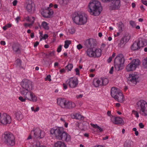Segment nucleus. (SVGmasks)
Segmentation results:
<instances>
[{
    "label": "nucleus",
    "instance_id": "1",
    "mask_svg": "<svg viewBox=\"0 0 147 147\" xmlns=\"http://www.w3.org/2000/svg\"><path fill=\"white\" fill-rule=\"evenodd\" d=\"M45 135V133L41 131L39 128H34L31 131V134L28 137L26 140V144L28 147H46L42 146H40V142L37 141H34V140L31 143L29 142L30 140L32 139V136L35 138L40 139L44 138Z\"/></svg>",
    "mask_w": 147,
    "mask_h": 147
},
{
    "label": "nucleus",
    "instance_id": "2",
    "mask_svg": "<svg viewBox=\"0 0 147 147\" xmlns=\"http://www.w3.org/2000/svg\"><path fill=\"white\" fill-rule=\"evenodd\" d=\"M50 133L51 134L55 136L56 138L59 140L67 142L71 141L70 136L65 132L63 128L54 127L51 129Z\"/></svg>",
    "mask_w": 147,
    "mask_h": 147
},
{
    "label": "nucleus",
    "instance_id": "3",
    "mask_svg": "<svg viewBox=\"0 0 147 147\" xmlns=\"http://www.w3.org/2000/svg\"><path fill=\"white\" fill-rule=\"evenodd\" d=\"M88 7L90 13L94 16H98L102 10V7L100 2L97 1H91Z\"/></svg>",
    "mask_w": 147,
    "mask_h": 147
},
{
    "label": "nucleus",
    "instance_id": "4",
    "mask_svg": "<svg viewBox=\"0 0 147 147\" xmlns=\"http://www.w3.org/2000/svg\"><path fill=\"white\" fill-rule=\"evenodd\" d=\"M74 22L76 25L82 26L85 24L87 21V16L84 13H77L72 18Z\"/></svg>",
    "mask_w": 147,
    "mask_h": 147
},
{
    "label": "nucleus",
    "instance_id": "5",
    "mask_svg": "<svg viewBox=\"0 0 147 147\" xmlns=\"http://www.w3.org/2000/svg\"><path fill=\"white\" fill-rule=\"evenodd\" d=\"M4 143L7 145L12 146L15 144V140L14 136L11 133L6 131L2 135Z\"/></svg>",
    "mask_w": 147,
    "mask_h": 147
},
{
    "label": "nucleus",
    "instance_id": "6",
    "mask_svg": "<svg viewBox=\"0 0 147 147\" xmlns=\"http://www.w3.org/2000/svg\"><path fill=\"white\" fill-rule=\"evenodd\" d=\"M136 107L139 110L140 114L145 116L147 115V102L145 101L140 100L136 103Z\"/></svg>",
    "mask_w": 147,
    "mask_h": 147
},
{
    "label": "nucleus",
    "instance_id": "7",
    "mask_svg": "<svg viewBox=\"0 0 147 147\" xmlns=\"http://www.w3.org/2000/svg\"><path fill=\"white\" fill-rule=\"evenodd\" d=\"M21 84L22 88L20 89V92L22 95L32 90V84L30 81L28 80H24Z\"/></svg>",
    "mask_w": 147,
    "mask_h": 147
},
{
    "label": "nucleus",
    "instance_id": "8",
    "mask_svg": "<svg viewBox=\"0 0 147 147\" xmlns=\"http://www.w3.org/2000/svg\"><path fill=\"white\" fill-rule=\"evenodd\" d=\"M101 50L98 48H96L94 50L93 48L88 49L85 52L87 56L90 57L96 58L99 57L101 55Z\"/></svg>",
    "mask_w": 147,
    "mask_h": 147
},
{
    "label": "nucleus",
    "instance_id": "9",
    "mask_svg": "<svg viewBox=\"0 0 147 147\" xmlns=\"http://www.w3.org/2000/svg\"><path fill=\"white\" fill-rule=\"evenodd\" d=\"M125 62V59L123 54H119L115 57L114 60V64L116 67H117L119 69H121L123 66Z\"/></svg>",
    "mask_w": 147,
    "mask_h": 147
},
{
    "label": "nucleus",
    "instance_id": "10",
    "mask_svg": "<svg viewBox=\"0 0 147 147\" xmlns=\"http://www.w3.org/2000/svg\"><path fill=\"white\" fill-rule=\"evenodd\" d=\"M140 61L138 59H133L126 67L127 71L129 72L133 71L139 65Z\"/></svg>",
    "mask_w": 147,
    "mask_h": 147
},
{
    "label": "nucleus",
    "instance_id": "11",
    "mask_svg": "<svg viewBox=\"0 0 147 147\" xmlns=\"http://www.w3.org/2000/svg\"><path fill=\"white\" fill-rule=\"evenodd\" d=\"M22 95L27 98V99L30 101H32L34 102H36L37 100V98L35 94L31 91L26 93Z\"/></svg>",
    "mask_w": 147,
    "mask_h": 147
},
{
    "label": "nucleus",
    "instance_id": "12",
    "mask_svg": "<svg viewBox=\"0 0 147 147\" xmlns=\"http://www.w3.org/2000/svg\"><path fill=\"white\" fill-rule=\"evenodd\" d=\"M139 78V76L136 72L130 74L128 78V82L130 83L131 82L133 85H135L138 81Z\"/></svg>",
    "mask_w": 147,
    "mask_h": 147
},
{
    "label": "nucleus",
    "instance_id": "13",
    "mask_svg": "<svg viewBox=\"0 0 147 147\" xmlns=\"http://www.w3.org/2000/svg\"><path fill=\"white\" fill-rule=\"evenodd\" d=\"M66 84L71 88L76 87L78 84V81L76 78H71L67 80L66 82Z\"/></svg>",
    "mask_w": 147,
    "mask_h": 147
},
{
    "label": "nucleus",
    "instance_id": "14",
    "mask_svg": "<svg viewBox=\"0 0 147 147\" xmlns=\"http://www.w3.org/2000/svg\"><path fill=\"white\" fill-rule=\"evenodd\" d=\"M96 45V42L95 40L92 38L86 40L84 43L85 47L87 49L93 48Z\"/></svg>",
    "mask_w": 147,
    "mask_h": 147
},
{
    "label": "nucleus",
    "instance_id": "15",
    "mask_svg": "<svg viewBox=\"0 0 147 147\" xmlns=\"http://www.w3.org/2000/svg\"><path fill=\"white\" fill-rule=\"evenodd\" d=\"M110 120L113 123L116 125L121 124L124 123V121L122 119L118 116H111Z\"/></svg>",
    "mask_w": 147,
    "mask_h": 147
},
{
    "label": "nucleus",
    "instance_id": "16",
    "mask_svg": "<svg viewBox=\"0 0 147 147\" xmlns=\"http://www.w3.org/2000/svg\"><path fill=\"white\" fill-rule=\"evenodd\" d=\"M11 122V119L10 115L6 113H3V119L2 121L1 124L6 125L10 124Z\"/></svg>",
    "mask_w": 147,
    "mask_h": 147
},
{
    "label": "nucleus",
    "instance_id": "17",
    "mask_svg": "<svg viewBox=\"0 0 147 147\" xmlns=\"http://www.w3.org/2000/svg\"><path fill=\"white\" fill-rule=\"evenodd\" d=\"M121 5L120 0H115L112 2L110 5V7L111 9H117L119 8Z\"/></svg>",
    "mask_w": 147,
    "mask_h": 147
},
{
    "label": "nucleus",
    "instance_id": "18",
    "mask_svg": "<svg viewBox=\"0 0 147 147\" xmlns=\"http://www.w3.org/2000/svg\"><path fill=\"white\" fill-rule=\"evenodd\" d=\"M67 101L65 98H59L57 99V105L63 109H65Z\"/></svg>",
    "mask_w": 147,
    "mask_h": 147
},
{
    "label": "nucleus",
    "instance_id": "19",
    "mask_svg": "<svg viewBox=\"0 0 147 147\" xmlns=\"http://www.w3.org/2000/svg\"><path fill=\"white\" fill-rule=\"evenodd\" d=\"M41 13L43 17L48 18L53 14V11L52 10H50L49 8H48L47 9H44Z\"/></svg>",
    "mask_w": 147,
    "mask_h": 147
},
{
    "label": "nucleus",
    "instance_id": "20",
    "mask_svg": "<svg viewBox=\"0 0 147 147\" xmlns=\"http://www.w3.org/2000/svg\"><path fill=\"white\" fill-rule=\"evenodd\" d=\"M13 52L16 54H20L21 52V48L20 46L18 44L14 45L12 47Z\"/></svg>",
    "mask_w": 147,
    "mask_h": 147
},
{
    "label": "nucleus",
    "instance_id": "21",
    "mask_svg": "<svg viewBox=\"0 0 147 147\" xmlns=\"http://www.w3.org/2000/svg\"><path fill=\"white\" fill-rule=\"evenodd\" d=\"M137 42L140 48L147 45V40L144 38H139L138 39Z\"/></svg>",
    "mask_w": 147,
    "mask_h": 147
},
{
    "label": "nucleus",
    "instance_id": "22",
    "mask_svg": "<svg viewBox=\"0 0 147 147\" xmlns=\"http://www.w3.org/2000/svg\"><path fill=\"white\" fill-rule=\"evenodd\" d=\"M118 102H122L124 100L122 93L120 92L118 93L117 97L114 98Z\"/></svg>",
    "mask_w": 147,
    "mask_h": 147
},
{
    "label": "nucleus",
    "instance_id": "23",
    "mask_svg": "<svg viewBox=\"0 0 147 147\" xmlns=\"http://www.w3.org/2000/svg\"><path fill=\"white\" fill-rule=\"evenodd\" d=\"M93 84L94 86L96 88L98 87L99 86H102L101 79H94L93 82Z\"/></svg>",
    "mask_w": 147,
    "mask_h": 147
},
{
    "label": "nucleus",
    "instance_id": "24",
    "mask_svg": "<svg viewBox=\"0 0 147 147\" xmlns=\"http://www.w3.org/2000/svg\"><path fill=\"white\" fill-rule=\"evenodd\" d=\"M111 92L112 97L114 98L117 96L119 92H118V90L115 87L111 88Z\"/></svg>",
    "mask_w": 147,
    "mask_h": 147
},
{
    "label": "nucleus",
    "instance_id": "25",
    "mask_svg": "<svg viewBox=\"0 0 147 147\" xmlns=\"http://www.w3.org/2000/svg\"><path fill=\"white\" fill-rule=\"evenodd\" d=\"M34 5L32 1H29L27 4L26 8L29 12H30L34 9Z\"/></svg>",
    "mask_w": 147,
    "mask_h": 147
},
{
    "label": "nucleus",
    "instance_id": "26",
    "mask_svg": "<svg viewBox=\"0 0 147 147\" xmlns=\"http://www.w3.org/2000/svg\"><path fill=\"white\" fill-rule=\"evenodd\" d=\"M72 118L76 119L82 120L84 118L83 116H82L81 114L79 113L71 114V115Z\"/></svg>",
    "mask_w": 147,
    "mask_h": 147
},
{
    "label": "nucleus",
    "instance_id": "27",
    "mask_svg": "<svg viewBox=\"0 0 147 147\" xmlns=\"http://www.w3.org/2000/svg\"><path fill=\"white\" fill-rule=\"evenodd\" d=\"M131 49L133 51L138 50L140 48L138 43L137 41H135L131 45Z\"/></svg>",
    "mask_w": 147,
    "mask_h": 147
},
{
    "label": "nucleus",
    "instance_id": "28",
    "mask_svg": "<svg viewBox=\"0 0 147 147\" xmlns=\"http://www.w3.org/2000/svg\"><path fill=\"white\" fill-rule=\"evenodd\" d=\"M76 107L75 104L71 101H67L65 109H71Z\"/></svg>",
    "mask_w": 147,
    "mask_h": 147
},
{
    "label": "nucleus",
    "instance_id": "29",
    "mask_svg": "<svg viewBox=\"0 0 147 147\" xmlns=\"http://www.w3.org/2000/svg\"><path fill=\"white\" fill-rule=\"evenodd\" d=\"M54 147H67L65 144L61 141H58L54 144Z\"/></svg>",
    "mask_w": 147,
    "mask_h": 147
},
{
    "label": "nucleus",
    "instance_id": "30",
    "mask_svg": "<svg viewBox=\"0 0 147 147\" xmlns=\"http://www.w3.org/2000/svg\"><path fill=\"white\" fill-rule=\"evenodd\" d=\"M131 38V36L128 33H126L124 36L121 38L124 40L126 42H128Z\"/></svg>",
    "mask_w": 147,
    "mask_h": 147
},
{
    "label": "nucleus",
    "instance_id": "31",
    "mask_svg": "<svg viewBox=\"0 0 147 147\" xmlns=\"http://www.w3.org/2000/svg\"><path fill=\"white\" fill-rule=\"evenodd\" d=\"M15 115L16 119L19 121L21 120L23 118V116L20 112L18 111L16 113Z\"/></svg>",
    "mask_w": 147,
    "mask_h": 147
},
{
    "label": "nucleus",
    "instance_id": "32",
    "mask_svg": "<svg viewBox=\"0 0 147 147\" xmlns=\"http://www.w3.org/2000/svg\"><path fill=\"white\" fill-rule=\"evenodd\" d=\"M25 20L28 22H30L31 23L33 24L35 21V18L32 16H27L25 18Z\"/></svg>",
    "mask_w": 147,
    "mask_h": 147
},
{
    "label": "nucleus",
    "instance_id": "33",
    "mask_svg": "<svg viewBox=\"0 0 147 147\" xmlns=\"http://www.w3.org/2000/svg\"><path fill=\"white\" fill-rule=\"evenodd\" d=\"M41 26L43 28L46 30H48L49 28V24L45 21L42 22Z\"/></svg>",
    "mask_w": 147,
    "mask_h": 147
},
{
    "label": "nucleus",
    "instance_id": "34",
    "mask_svg": "<svg viewBox=\"0 0 147 147\" xmlns=\"http://www.w3.org/2000/svg\"><path fill=\"white\" fill-rule=\"evenodd\" d=\"M126 43L121 38L118 44V46L121 48L123 47L124 46Z\"/></svg>",
    "mask_w": 147,
    "mask_h": 147
},
{
    "label": "nucleus",
    "instance_id": "35",
    "mask_svg": "<svg viewBox=\"0 0 147 147\" xmlns=\"http://www.w3.org/2000/svg\"><path fill=\"white\" fill-rule=\"evenodd\" d=\"M15 64L17 67L23 68L21 66V61L19 59H17L15 62Z\"/></svg>",
    "mask_w": 147,
    "mask_h": 147
},
{
    "label": "nucleus",
    "instance_id": "36",
    "mask_svg": "<svg viewBox=\"0 0 147 147\" xmlns=\"http://www.w3.org/2000/svg\"><path fill=\"white\" fill-rule=\"evenodd\" d=\"M102 85H106L109 82L108 79L106 78H101Z\"/></svg>",
    "mask_w": 147,
    "mask_h": 147
},
{
    "label": "nucleus",
    "instance_id": "37",
    "mask_svg": "<svg viewBox=\"0 0 147 147\" xmlns=\"http://www.w3.org/2000/svg\"><path fill=\"white\" fill-rule=\"evenodd\" d=\"M90 125L91 126L97 129L100 132H101L102 131V129L99 126H98L97 125L94 124L92 123H91Z\"/></svg>",
    "mask_w": 147,
    "mask_h": 147
},
{
    "label": "nucleus",
    "instance_id": "38",
    "mask_svg": "<svg viewBox=\"0 0 147 147\" xmlns=\"http://www.w3.org/2000/svg\"><path fill=\"white\" fill-rule=\"evenodd\" d=\"M64 47L65 49H67L69 45L71 44V42L70 40H67L65 42Z\"/></svg>",
    "mask_w": 147,
    "mask_h": 147
},
{
    "label": "nucleus",
    "instance_id": "39",
    "mask_svg": "<svg viewBox=\"0 0 147 147\" xmlns=\"http://www.w3.org/2000/svg\"><path fill=\"white\" fill-rule=\"evenodd\" d=\"M55 52L54 51H49L47 55L49 57H54L55 55Z\"/></svg>",
    "mask_w": 147,
    "mask_h": 147
},
{
    "label": "nucleus",
    "instance_id": "40",
    "mask_svg": "<svg viewBox=\"0 0 147 147\" xmlns=\"http://www.w3.org/2000/svg\"><path fill=\"white\" fill-rule=\"evenodd\" d=\"M59 3L63 5H66L68 3V1L67 0H59Z\"/></svg>",
    "mask_w": 147,
    "mask_h": 147
},
{
    "label": "nucleus",
    "instance_id": "41",
    "mask_svg": "<svg viewBox=\"0 0 147 147\" xmlns=\"http://www.w3.org/2000/svg\"><path fill=\"white\" fill-rule=\"evenodd\" d=\"M67 117L66 115L61 116L60 118V120L63 123L65 122V119H67Z\"/></svg>",
    "mask_w": 147,
    "mask_h": 147
},
{
    "label": "nucleus",
    "instance_id": "42",
    "mask_svg": "<svg viewBox=\"0 0 147 147\" xmlns=\"http://www.w3.org/2000/svg\"><path fill=\"white\" fill-rule=\"evenodd\" d=\"M143 65L145 68H147V57L143 61Z\"/></svg>",
    "mask_w": 147,
    "mask_h": 147
},
{
    "label": "nucleus",
    "instance_id": "43",
    "mask_svg": "<svg viewBox=\"0 0 147 147\" xmlns=\"http://www.w3.org/2000/svg\"><path fill=\"white\" fill-rule=\"evenodd\" d=\"M73 66L72 64H69L66 67L69 71H70L73 68Z\"/></svg>",
    "mask_w": 147,
    "mask_h": 147
},
{
    "label": "nucleus",
    "instance_id": "44",
    "mask_svg": "<svg viewBox=\"0 0 147 147\" xmlns=\"http://www.w3.org/2000/svg\"><path fill=\"white\" fill-rule=\"evenodd\" d=\"M33 24L32 23L28 24L27 23H25L24 24V25L26 28H27L28 27L30 28L32 26Z\"/></svg>",
    "mask_w": 147,
    "mask_h": 147
},
{
    "label": "nucleus",
    "instance_id": "45",
    "mask_svg": "<svg viewBox=\"0 0 147 147\" xmlns=\"http://www.w3.org/2000/svg\"><path fill=\"white\" fill-rule=\"evenodd\" d=\"M132 114L134 115L137 118L139 117L138 112L135 110H133L132 111Z\"/></svg>",
    "mask_w": 147,
    "mask_h": 147
},
{
    "label": "nucleus",
    "instance_id": "46",
    "mask_svg": "<svg viewBox=\"0 0 147 147\" xmlns=\"http://www.w3.org/2000/svg\"><path fill=\"white\" fill-rule=\"evenodd\" d=\"M130 25L131 26L132 28H135L136 26L135 22L133 21H131L129 22Z\"/></svg>",
    "mask_w": 147,
    "mask_h": 147
},
{
    "label": "nucleus",
    "instance_id": "47",
    "mask_svg": "<svg viewBox=\"0 0 147 147\" xmlns=\"http://www.w3.org/2000/svg\"><path fill=\"white\" fill-rule=\"evenodd\" d=\"M123 26V23L121 22H119L118 24V27L119 30H122V27Z\"/></svg>",
    "mask_w": 147,
    "mask_h": 147
},
{
    "label": "nucleus",
    "instance_id": "48",
    "mask_svg": "<svg viewBox=\"0 0 147 147\" xmlns=\"http://www.w3.org/2000/svg\"><path fill=\"white\" fill-rule=\"evenodd\" d=\"M19 99L20 100L21 102H25L26 100L27 99V98H26L25 97L24 98L22 96H20L19 98Z\"/></svg>",
    "mask_w": 147,
    "mask_h": 147
},
{
    "label": "nucleus",
    "instance_id": "49",
    "mask_svg": "<svg viewBox=\"0 0 147 147\" xmlns=\"http://www.w3.org/2000/svg\"><path fill=\"white\" fill-rule=\"evenodd\" d=\"M48 37V35L47 34H45L44 36L42 37V38H40V40H42V39L45 40Z\"/></svg>",
    "mask_w": 147,
    "mask_h": 147
},
{
    "label": "nucleus",
    "instance_id": "50",
    "mask_svg": "<svg viewBox=\"0 0 147 147\" xmlns=\"http://www.w3.org/2000/svg\"><path fill=\"white\" fill-rule=\"evenodd\" d=\"M75 31V29L73 28H71L69 30V32L71 34L74 33Z\"/></svg>",
    "mask_w": 147,
    "mask_h": 147
},
{
    "label": "nucleus",
    "instance_id": "51",
    "mask_svg": "<svg viewBox=\"0 0 147 147\" xmlns=\"http://www.w3.org/2000/svg\"><path fill=\"white\" fill-rule=\"evenodd\" d=\"M51 76L50 75H47L45 78V80H48L49 81L51 82Z\"/></svg>",
    "mask_w": 147,
    "mask_h": 147
},
{
    "label": "nucleus",
    "instance_id": "52",
    "mask_svg": "<svg viewBox=\"0 0 147 147\" xmlns=\"http://www.w3.org/2000/svg\"><path fill=\"white\" fill-rule=\"evenodd\" d=\"M62 49V46L61 45L59 46L58 47L57 49V51L58 53H59L61 52Z\"/></svg>",
    "mask_w": 147,
    "mask_h": 147
},
{
    "label": "nucleus",
    "instance_id": "53",
    "mask_svg": "<svg viewBox=\"0 0 147 147\" xmlns=\"http://www.w3.org/2000/svg\"><path fill=\"white\" fill-rule=\"evenodd\" d=\"M3 113H0V123L1 124L2 121L3 119Z\"/></svg>",
    "mask_w": 147,
    "mask_h": 147
},
{
    "label": "nucleus",
    "instance_id": "54",
    "mask_svg": "<svg viewBox=\"0 0 147 147\" xmlns=\"http://www.w3.org/2000/svg\"><path fill=\"white\" fill-rule=\"evenodd\" d=\"M77 47L78 50H80L83 48V46L80 44L78 45Z\"/></svg>",
    "mask_w": 147,
    "mask_h": 147
},
{
    "label": "nucleus",
    "instance_id": "55",
    "mask_svg": "<svg viewBox=\"0 0 147 147\" xmlns=\"http://www.w3.org/2000/svg\"><path fill=\"white\" fill-rule=\"evenodd\" d=\"M75 71L76 72V74L78 75H79L80 73H79V69L78 68H76L75 69Z\"/></svg>",
    "mask_w": 147,
    "mask_h": 147
},
{
    "label": "nucleus",
    "instance_id": "56",
    "mask_svg": "<svg viewBox=\"0 0 147 147\" xmlns=\"http://www.w3.org/2000/svg\"><path fill=\"white\" fill-rule=\"evenodd\" d=\"M139 126L140 128H143L144 127V125L142 123H140L139 124Z\"/></svg>",
    "mask_w": 147,
    "mask_h": 147
},
{
    "label": "nucleus",
    "instance_id": "57",
    "mask_svg": "<svg viewBox=\"0 0 147 147\" xmlns=\"http://www.w3.org/2000/svg\"><path fill=\"white\" fill-rule=\"evenodd\" d=\"M67 85L66 84V83L65 84L63 83V86L64 89L65 90L67 88Z\"/></svg>",
    "mask_w": 147,
    "mask_h": 147
},
{
    "label": "nucleus",
    "instance_id": "58",
    "mask_svg": "<svg viewBox=\"0 0 147 147\" xmlns=\"http://www.w3.org/2000/svg\"><path fill=\"white\" fill-rule=\"evenodd\" d=\"M20 19V17L19 16H18L15 19L16 21V22L17 23H18L19 22V21Z\"/></svg>",
    "mask_w": 147,
    "mask_h": 147
},
{
    "label": "nucleus",
    "instance_id": "59",
    "mask_svg": "<svg viewBox=\"0 0 147 147\" xmlns=\"http://www.w3.org/2000/svg\"><path fill=\"white\" fill-rule=\"evenodd\" d=\"M39 44V42L38 41H36L34 44V47H37L38 45Z\"/></svg>",
    "mask_w": 147,
    "mask_h": 147
},
{
    "label": "nucleus",
    "instance_id": "60",
    "mask_svg": "<svg viewBox=\"0 0 147 147\" xmlns=\"http://www.w3.org/2000/svg\"><path fill=\"white\" fill-rule=\"evenodd\" d=\"M17 1L16 0H14L13 2V6H16L17 4Z\"/></svg>",
    "mask_w": 147,
    "mask_h": 147
},
{
    "label": "nucleus",
    "instance_id": "61",
    "mask_svg": "<svg viewBox=\"0 0 147 147\" xmlns=\"http://www.w3.org/2000/svg\"><path fill=\"white\" fill-rule=\"evenodd\" d=\"M82 96L83 95L80 94L78 95H77L76 97L77 98H79L82 97Z\"/></svg>",
    "mask_w": 147,
    "mask_h": 147
},
{
    "label": "nucleus",
    "instance_id": "62",
    "mask_svg": "<svg viewBox=\"0 0 147 147\" xmlns=\"http://www.w3.org/2000/svg\"><path fill=\"white\" fill-rule=\"evenodd\" d=\"M112 57H110L107 60L108 62L109 63L111 62L112 60Z\"/></svg>",
    "mask_w": 147,
    "mask_h": 147
},
{
    "label": "nucleus",
    "instance_id": "63",
    "mask_svg": "<svg viewBox=\"0 0 147 147\" xmlns=\"http://www.w3.org/2000/svg\"><path fill=\"white\" fill-rule=\"evenodd\" d=\"M113 67H112L110 69V71H109V73L110 74H112L113 73Z\"/></svg>",
    "mask_w": 147,
    "mask_h": 147
},
{
    "label": "nucleus",
    "instance_id": "64",
    "mask_svg": "<svg viewBox=\"0 0 147 147\" xmlns=\"http://www.w3.org/2000/svg\"><path fill=\"white\" fill-rule=\"evenodd\" d=\"M142 2L144 4L147 6V1H143Z\"/></svg>",
    "mask_w": 147,
    "mask_h": 147
}]
</instances>
